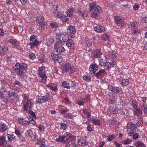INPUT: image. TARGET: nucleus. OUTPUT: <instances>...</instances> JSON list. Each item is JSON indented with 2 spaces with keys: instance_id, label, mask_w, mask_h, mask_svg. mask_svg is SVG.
<instances>
[{
  "instance_id": "1",
  "label": "nucleus",
  "mask_w": 147,
  "mask_h": 147,
  "mask_svg": "<svg viewBox=\"0 0 147 147\" xmlns=\"http://www.w3.org/2000/svg\"><path fill=\"white\" fill-rule=\"evenodd\" d=\"M28 69V65L26 63H16L13 67V69L18 76H22L24 75L25 72Z\"/></svg>"
},
{
  "instance_id": "2",
  "label": "nucleus",
  "mask_w": 147,
  "mask_h": 147,
  "mask_svg": "<svg viewBox=\"0 0 147 147\" xmlns=\"http://www.w3.org/2000/svg\"><path fill=\"white\" fill-rule=\"evenodd\" d=\"M46 74L45 66H42L38 68V75L41 78L40 80L41 82L44 83L46 82V79L47 78Z\"/></svg>"
},
{
  "instance_id": "3",
  "label": "nucleus",
  "mask_w": 147,
  "mask_h": 147,
  "mask_svg": "<svg viewBox=\"0 0 147 147\" xmlns=\"http://www.w3.org/2000/svg\"><path fill=\"white\" fill-rule=\"evenodd\" d=\"M28 119L29 121L26 120L24 119L20 118L18 119V121L20 124L25 125H28L29 123L32 124L34 125H35L36 122L35 120L32 118L31 116L28 117Z\"/></svg>"
},
{
  "instance_id": "4",
  "label": "nucleus",
  "mask_w": 147,
  "mask_h": 147,
  "mask_svg": "<svg viewBox=\"0 0 147 147\" xmlns=\"http://www.w3.org/2000/svg\"><path fill=\"white\" fill-rule=\"evenodd\" d=\"M54 48L58 55L61 54L65 51L64 47H62V43L60 42L56 43L55 45Z\"/></svg>"
},
{
  "instance_id": "5",
  "label": "nucleus",
  "mask_w": 147,
  "mask_h": 147,
  "mask_svg": "<svg viewBox=\"0 0 147 147\" xmlns=\"http://www.w3.org/2000/svg\"><path fill=\"white\" fill-rule=\"evenodd\" d=\"M64 71L68 72L70 74H72L75 71L74 67L71 66V63H66L63 66Z\"/></svg>"
},
{
  "instance_id": "6",
  "label": "nucleus",
  "mask_w": 147,
  "mask_h": 147,
  "mask_svg": "<svg viewBox=\"0 0 147 147\" xmlns=\"http://www.w3.org/2000/svg\"><path fill=\"white\" fill-rule=\"evenodd\" d=\"M108 89L110 90L114 94L116 93L121 94L123 93L122 89L119 87H116L111 85H109L108 87Z\"/></svg>"
},
{
  "instance_id": "7",
  "label": "nucleus",
  "mask_w": 147,
  "mask_h": 147,
  "mask_svg": "<svg viewBox=\"0 0 147 147\" xmlns=\"http://www.w3.org/2000/svg\"><path fill=\"white\" fill-rule=\"evenodd\" d=\"M76 32V29L74 26H70L68 27L67 34L70 37H74Z\"/></svg>"
},
{
  "instance_id": "8",
  "label": "nucleus",
  "mask_w": 147,
  "mask_h": 147,
  "mask_svg": "<svg viewBox=\"0 0 147 147\" xmlns=\"http://www.w3.org/2000/svg\"><path fill=\"white\" fill-rule=\"evenodd\" d=\"M25 103L23 105L24 109L27 111L28 110V108L32 109L33 106L34 105L33 103L31 101V100H27L26 101L24 102Z\"/></svg>"
},
{
  "instance_id": "9",
  "label": "nucleus",
  "mask_w": 147,
  "mask_h": 147,
  "mask_svg": "<svg viewBox=\"0 0 147 147\" xmlns=\"http://www.w3.org/2000/svg\"><path fill=\"white\" fill-rule=\"evenodd\" d=\"M114 20L115 24H117L118 26H123H123L124 25L123 24L124 19L122 17L119 16H116L115 17Z\"/></svg>"
},
{
  "instance_id": "10",
  "label": "nucleus",
  "mask_w": 147,
  "mask_h": 147,
  "mask_svg": "<svg viewBox=\"0 0 147 147\" xmlns=\"http://www.w3.org/2000/svg\"><path fill=\"white\" fill-rule=\"evenodd\" d=\"M64 136L65 143L67 142H68V143H69V142H69L70 140L72 141L74 140L75 139V137L74 136H73L72 134H71L66 133L64 134ZM70 143L71 142H70Z\"/></svg>"
},
{
  "instance_id": "11",
  "label": "nucleus",
  "mask_w": 147,
  "mask_h": 147,
  "mask_svg": "<svg viewBox=\"0 0 147 147\" xmlns=\"http://www.w3.org/2000/svg\"><path fill=\"white\" fill-rule=\"evenodd\" d=\"M67 38V36L65 34L61 33H59L58 35V38L61 41L63 42H66Z\"/></svg>"
},
{
  "instance_id": "12",
  "label": "nucleus",
  "mask_w": 147,
  "mask_h": 147,
  "mask_svg": "<svg viewBox=\"0 0 147 147\" xmlns=\"http://www.w3.org/2000/svg\"><path fill=\"white\" fill-rule=\"evenodd\" d=\"M94 26V30L98 32H104L105 31L104 27L102 26L98 25L96 26Z\"/></svg>"
},
{
  "instance_id": "13",
  "label": "nucleus",
  "mask_w": 147,
  "mask_h": 147,
  "mask_svg": "<svg viewBox=\"0 0 147 147\" xmlns=\"http://www.w3.org/2000/svg\"><path fill=\"white\" fill-rule=\"evenodd\" d=\"M88 143V142L86 141L85 139L83 138H82L78 140V144L82 146H84L87 145Z\"/></svg>"
},
{
  "instance_id": "14",
  "label": "nucleus",
  "mask_w": 147,
  "mask_h": 147,
  "mask_svg": "<svg viewBox=\"0 0 147 147\" xmlns=\"http://www.w3.org/2000/svg\"><path fill=\"white\" fill-rule=\"evenodd\" d=\"M59 109L61 111V114L63 115L65 114L68 111V109L66 108L65 107L62 105L59 106Z\"/></svg>"
},
{
  "instance_id": "15",
  "label": "nucleus",
  "mask_w": 147,
  "mask_h": 147,
  "mask_svg": "<svg viewBox=\"0 0 147 147\" xmlns=\"http://www.w3.org/2000/svg\"><path fill=\"white\" fill-rule=\"evenodd\" d=\"M48 97L45 96L41 97V98H40L38 99L36 101L39 103H40L47 102L48 100Z\"/></svg>"
},
{
  "instance_id": "16",
  "label": "nucleus",
  "mask_w": 147,
  "mask_h": 147,
  "mask_svg": "<svg viewBox=\"0 0 147 147\" xmlns=\"http://www.w3.org/2000/svg\"><path fill=\"white\" fill-rule=\"evenodd\" d=\"M102 54L101 51L100 49L95 50L94 52V57L95 58L100 57Z\"/></svg>"
},
{
  "instance_id": "17",
  "label": "nucleus",
  "mask_w": 147,
  "mask_h": 147,
  "mask_svg": "<svg viewBox=\"0 0 147 147\" xmlns=\"http://www.w3.org/2000/svg\"><path fill=\"white\" fill-rule=\"evenodd\" d=\"M135 111L134 114L137 116H141L142 115V111L140 108H136L134 110Z\"/></svg>"
},
{
  "instance_id": "18",
  "label": "nucleus",
  "mask_w": 147,
  "mask_h": 147,
  "mask_svg": "<svg viewBox=\"0 0 147 147\" xmlns=\"http://www.w3.org/2000/svg\"><path fill=\"white\" fill-rule=\"evenodd\" d=\"M7 129L6 125L3 123H0V132H4Z\"/></svg>"
},
{
  "instance_id": "19",
  "label": "nucleus",
  "mask_w": 147,
  "mask_h": 147,
  "mask_svg": "<svg viewBox=\"0 0 147 147\" xmlns=\"http://www.w3.org/2000/svg\"><path fill=\"white\" fill-rule=\"evenodd\" d=\"M108 55L111 58L114 59H115L116 57H117V54L115 51H109V52Z\"/></svg>"
},
{
  "instance_id": "20",
  "label": "nucleus",
  "mask_w": 147,
  "mask_h": 147,
  "mask_svg": "<svg viewBox=\"0 0 147 147\" xmlns=\"http://www.w3.org/2000/svg\"><path fill=\"white\" fill-rule=\"evenodd\" d=\"M7 141L6 140V137L2 136H0V146L6 144Z\"/></svg>"
},
{
  "instance_id": "21",
  "label": "nucleus",
  "mask_w": 147,
  "mask_h": 147,
  "mask_svg": "<svg viewBox=\"0 0 147 147\" xmlns=\"http://www.w3.org/2000/svg\"><path fill=\"white\" fill-rule=\"evenodd\" d=\"M105 74V69H101L99 71L96 73L95 75L96 77H99L100 76H102L103 75Z\"/></svg>"
},
{
  "instance_id": "22",
  "label": "nucleus",
  "mask_w": 147,
  "mask_h": 147,
  "mask_svg": "<svg viewBox=\"0 0 147 147\" xmlns=\"http://www.w3.org/2000/svg\"><path fill=\"white\" fill-rule=\"evenodd\" d=\"M121 84L122 86H126L129 83V81L128 79H124L121 78Z\"/></svg>"
},
{
  "instance_id": "23",
  "label": "nucleus",
  "mask_w": 147,
  "mask_h": 147,
  "mask_svg": "<svg viewBox=\"0 0 147 147\" xmlns=\"http://www.w3.org/2000/svg\"><path fill=\"white\" fill-rule=\"evenodd\" d=\"M64 136H59L58 138H57L56 141L58 142H64L65 143V141Z\"/></svg>"
},
{
  "instance_id": "24",
  "label": "nucleus",
  "mask_w": 147,
  "mask_h": 147,
  "mask_svg": "<svg viewBox=\"0 0 147 147\" xmlns=\"http://www.w3.org/2000/svg\"><path fill=\"white\" fill-rule=\"evenodd\" d=\"M74 42L70 39H68L67 41L66 45L68 47H73L74 46Z\"/></svg>"
},
{
  "instance_id": "25",
  "label": "nucleus",
  "mask_w": 147,
  "mask_h": 147,
  "mask_svg": "<svg viewBox=\"0 0 147 147\" xmlns=\"http://www.w3.org/2000/svg\"><path fill=\"white\" fill-rule=\"evenodd\" d=\"M25 134L26 136L32 138L33 135V132L32 129H30L28 130L26 132Z\"/></svg>"
},
{
  "instance_id": "26",
  "label": "nucleus",
  "mask_w": 147,
  "mask_h": 147,
  "mask_svg": "<svg viewBox=\"0 0 147 147\" xmlns=\"http://www.w3.org/2000/svg\"><path fill=\"white\" fill-rule=\"evenodd\" d=\"M8 51V47L6 46H4L2 47L1 52V55L5 54Z\"/></svg>"
},
{
  "instance_id": "27",
  "label": "nucleus",
  "mask_w": 147,
  "mask_h": 147,
  "mask_svg": "<svg viewBox=\"0 0 147 147\" xmlns=\"http://www.w3.org/2000/svg\"><path fill=\"white\" fill-rule=\"evenodd\" d=\"M137 23L134 21L132 22H131L129 24H128V26L129 28H133L137 26Z\"/></svg>"
},
{
  "instance_id": "28",
  "label": "nucleus",
  "mask_w": 147,
  "mask_h": 147,
  "mask_svg": "<svg viewBox=\"0 0 147 147\" xmlns=\"http://www.w3.org/2000/svg\"><path fill=\"white\" fill-rule=\"evenodd\" d=\"M136 147H146L144 143L141 141H138L136 144Z\"/></svg>"
},
{
  "instance_id": "29",
  "label": "nucleus",
  "mask_w": 147,
  "mask_h": 147,
  "mask_svg": "<svg viewBox=\"0 0 147 147\" xmlns=\"http://www.w3.org/2000/svg\"><path fill=\"white\" fill-rule=\"evenodd\" d=\"M61 85L64 88L69 89L70 87L69 82L66 81L63 82L62 83Z\"/></svg>"
},
{
  "instance_id": "30",
  "label": "nucleus",
  "mask_w": 147,
  "mask_h": 147,
  "mask_svg": "<svg viewBox=\"0 0 147 147\" xmlns=\"http://www.w3.org/2000/svg\"><path fill=\"white\" fill-rule=\"evenodd\" d=\"M99 65L101 66H106L109 63L108 61L104 62L102 59H100L99 62Z\"/></svg>"
},
{
  "instance_id": "31",
  "label": "nucleus",
  "mask_w": 147,
  "mask_h": 147,
  "mask_svg": "<svg viewBox=\"0 0 147 147\" xmlns=\"http://www.w3.org/2000/svg\"><path fill=\"white\" fill-rule=\"evenodd\" d=\"M141 108L142 110L144 113L147 115V105L146 104L144 103L141 106Z\"/></svg>"
},
{
  "instance_id": "32",
  "label": "nucleus",
  "mask_w": 147,
  "mask_h": 147,
  "mask_svg": "<svg viewBox=\"0 0 147 147\" xmlns=\"http://www.w3.org/2000/svg\"><path fill=\"white\" fill-rule=\"evenodd\" d=\"M98 65L95 63L92 64V73H95L98 69Z\"/></svg>"
},
{
  "instance_id": "33",
  "label": "nucleus",
  "mask_w": 147,
  "mask_h": 147,
  "mask_svg": "<svg viewBox=\"0 0 147 147\" xmlns=\"http://www.w3.org/2000/svg\"><path fill=\"white\" fill-rule=\"evenodd\" d=\"M44 18L43 17L41 16H39L36 17V21L38 23H41L42 22L44 21Z\"/></svg>"
},
{
  "instance_id": "34",
  "label": "nucleus",
  "mask_w": 147,
  "mask_h": 147,
  "mask_svg": "<svg viewBox=\"0 0 147 147\" xmlns=\"http://www.w3.org/2000/svg\"><path fill=\"white\" fill-rule=\"evenodd\" d=\"M7 137L8 140L10 142L13 141L15 139V136L13 135L7 134Z\"/></svg>"
},
{
  "instance_id": "35",
  "label": "nucleus",
  "mask_w": 147,
  "mask_h": 147,
  "mask_svg": "<svg viewBox=\"0 0 147 147\" xmlns=\"http://www.w3.org/2000/svg\"><path fill=\"white\" fill-rule=\"evenodd\" d=\"M131 105L132 106L134 110L137 108L138 103L136 100H133L132 101Z\"/></svg>"
},
{
  "instance_id": "36",
  "label": "nucleus",
  "mask_w": 147,
  "mask_h": 147,
  "mask_svg": "<svg viewBox=\"0 0 147 147\" xmlns=\"http://www.w3.org/2000/svg\"><path fill=\"white\" fill-rule=\"evenodd\" d=\"M51 56L52 59L55 61H57L59 57V56H58L57 54H56L52 52L51 53Z\"/></svg>"
},
{
  "instance_id": "37",
  "label": "nucleus",
  "mask_w": 147,
  "mask_h": 147,
  "mask_svg": "<svg viewBox=\"0 0 147 147\" xmlns=\"http://www.w3.org/2000/svg\"><path fill=\"white\" fill-rule=\"evenodd\" d=\"M64 117L66 118H68L69 119H71L73 118V116L71 113H65L63 115Z\"/></svg>"
},
{
  "instance_id": "38",
  "label": "nucleus",
  "mask_w": 147,
  "mask_h": 147,
  "mask_svg": "<svg viewBox=\"0 0 147 147\" xmlns=\"http://www.w3.org/2000/svg\"><path fill=\"white\" fill-rule=\"evenodd\" d=\"M79 14L82 17H86L88 15V13L86 11L83 10L80 11Z\"/></svg>"
},
{
  "instance_id": "39",
  "label": "nucleus",
  "mask_w": 147,
  "mask_h": 147,
  "mask_svg": "<svg viewBox=\"0 0 147 147\" xmlns=\"http://www.w3.org/2000/svg\"><path fill=\"white\" fill-rule=\"evenodd\" d=\"M61 127L60 128V129L63 130H66L67 127V126L66 124L64 123H61L60 124Z\"/></svg>"
},
{
  "instance_id": "40",
  "label": "nucleus",
  "mask_w": 147,
  "mask_h": 147,
  "mask_svg": "<svg viewBox=\"0 0 147 147\" xmlns=\"http://www.w3.org/2000/svg\"><path fill=\"white\" fill-rule=\"evenodd\" d=\"M29 114H30L32 116V118H33V119L35 120L34 119H36V116L35 115V113L32 110H30L29 111Z\"/></svg>"
},
{
  "instance_id": "41",
  "label": "nucleus",
  "mask_w": 147,
  "mask_h": 147,
  "mask_svg": "<svg viewBox=\"0 0 147 147\" xmlns=\"http://www.w3.org/2000/svg\"><path fill=\"white\" fill-rule=\"evenodd\" d=\"M135 125H134L132 122H130L127 125V129H132L135 128Z\"/></svg>"
},
{
  "instance_id": "42",
  "label": "nucleus",
  "mask_w": 147,
  "mask_h": 147,
  "mask_svg": "<svg viewBox=\"0 0 147 147\" xmlns=\"http://www.w3.org/2000/svg\"><path fill=\"white\" fill-rule=\"evenodd\" d=\"M71 144L70 143V142L69 143H67L65 146V147H76L77 146L74 142H71Z\"/></svg>"
},
{
  "instance_id": "43",
  "label": "nucleus",
  "mask_w": 147,
  "mask_h": 147,
  "mask_svg": "<svg viewBox=\"0 0 147 147\" xmlns=\"http://www.w3.org/2000/svg\"><path fill=\"white\" fill-rule=\"evenodd\" d=\"M102 39L105 40H108L109 38V36L108 34H107L105 33L103 34L102 36Z\"/></svg>"
},
{
  "instance_id": "44",
  "label": "nucleus",
  "mask_w": 147,
  "mask_h": 147,
  "mask_svg": "<svg viewBox=\"0 0 147 147\" xmlns=\"http://www.w3.org/2000/svg\"><path fill=\"white\" fill-rule=\"evenodd\" d=\"M115 136L113 135H111L107 136L106 138H107V140L108 141L110 142L111 141L113 138H115Z\"/></svg>"
},
{
  "instance_id": "45",
  "label": "nucleus",
  "mask_w": 147,
  "mask_h": 147,
  "mask_svg": "<svg viewBox=\"0 0 147 147\" xmlns=\"http://www.w3.org/2000/svg\"><path fill=\"white\" fill-rule=\"evenodd\" d=\"M61 21L63 22H67L69 20V19L65 16H63L61 18Z\"/></svg>"
},
{
  "instance_id": "46",
  "label": "nucleus",
  "mask_w": 147,
  "mask_h": 147,
  "mask_svg": "<svg viewBox=\"0 0 147 147\" xmlns=\"http://www.w3.org/2000/svg\"><path fill=\"white\" fill-rule=\"evenodd\" d=\"M92 123L95 125H99L100 123V121L99 120H95L92 118Z\"/></svg>"
},
{
  "instance_id": "47",
  "label": "nucleus",
  "mask_w": 147,
  "mask_h": 147,
  "mask_svg": "<svg viewBox=\"0 0 147 147\" xmlns=\"http://www.w3.org/2000/svg\"><path fill=\"white\" fill-rule=\"evenodd\" d=\"M86 124L87 125V129L88 131H92V127L91 126V124L89 121H87L86 122Z\"/></svg>"
},
{
  "instance_id": "48",
  "label": "nucleus",
  "mask_w": 147,
  "mask_h": 147,
  "mask_svg": "<svg viewBox=\"0 0 147 147\" xmlns=\"http://www.w3.org/2000/svg\"><path fill=\"white\" fill-rule=\"evenodd\" d=\"M39 43V41L36 40L33 42L30 43V45L32 46H35L37 45Z\"/></svg>"
},
{
  "instance_id": "49",
  "label": "nucleus",
  "mask_w": 147,
  "mask_h": 147,
  "mask_svg": "<svg viewBox=\"0 0 147 147\" xmlns=\"http://www.w3.org/2000/svg\"><path fill=\"white\" fill-rule=\"evenodd\" d=\"M58 27L57 23H51L50 24V27L52 28H56Z\"/></svg>"
},
{
  "instance_id": "50",
  "label": "nucleus",
  "mask_w": 147,
  "mask_h": 147,
  "mask_svg": "<svg viewBox=\"0 0 147 147\" xmlns=\"http://www.w3.org/2000/svg\"><path fill=\"white\" fill-rule=\"evenodd\" d=\"M92 42L94 44H97L99 42V40L98 37H94L92 39Z\"/></svg>"
},
{
  "instance_id": "51",
  "label": "nucleus",
  "mask_w": 147,
  "mask_h": 147,
  "mask_svg": "<svg viewBox=\"0 0 147 147\" xmlns=\"http://www.w3.org/2000/svg\"><path fill=\"white\" fill-rule=\"evenodd\" d=\"M119 113L121 115H124L125 114L124 109L123 107H121L118 110Z\"/></svg>"
},
{
  "instance_id": "52",
  "label": "nucleus",
  "mask_w": 147,
  "mask_h": 147,
  "mask_svg": "<svg viewBox=\"0 0 147 147\" xmlns=\"http://www.w3.org/2000/svg\"><path fill=\"white\" fill-rule=\"evenodd\" d=\"M83 79L86 81V82H89L90 81H91V77L90 76H85L83 77Z\"/></svg>"
},
{
  "instance_id": "53",
  "label": "nucleus",
  "mask_w": 147,
  "mask_h": 147,
  "mask_svg": "<svg viewBox=\"0 0 147 147\" xmlns=\"http://www.w3.org/2000/svg\"><path fill=\"white\" fill-rule=\"evenodd\" d=\"M66 13L67 16L71 17L72 16L73 13V11H72V10H68Z\"/></svg>"
},
{
  "instance_id": "54",
  "label": "nucleus",
  "mask_w": 147,
  "mask_h": 147,
  "mask_svg": "<svg viewBox=\"0 0 147 147\" xmlns=\"http://www.w3.org/2000/svg\"><path fill=\"white\" fill-rule=\"evenodd\" d=\"M100 10H94L92 13V18H95L98 16L97 12H99Z\"/></svg>"
},
{
  "instance_id": "55",
  "label": "nucleus",
  "mask_w": 147,
  "mask_h": 147,
  "mask_svg": "<svg viewBox=\"0 0 147 147\" xmlns=\"http://www.w3.org/2000/svg\"><path fill=\"white\" fill-rule=\"evenodd\" d=\"M101 7L96 4L92 3V9H101Z\"/></svg>"
},
{
  "instance_id": "56",
  "label": "nucleus",
  "mask_w": 147,
  "mask_h": 147,
  "mask_svg": "<svg viewBox=\"0 0 147 147\" xmlns=\"http://www.w3.org/2000/svg\"><path fill=\"white\" fill-rule=\"evenodd\" d=\"M23 96L24 98V100L22 101V102H25V101H26L27 100H31L30 99H28L29 96L26 94H24Z\"/></svg>"
},
{
  "instance_id": "57",
  "label": "nucleus",
  "mask_w": 147,
  "mask_h": 147,
  "mask_svg": "<svg viewBox=\"0 0 147 147\" xmlns=\"http://www.w3.org/2000/svg\"><path fill=\"white\" fill-rule=\"evenodd\" d=\"M14 84L15 85H17L19 86H22V84L20 82L17 80H15L14 82Z\"/></svg>"
},
{
  "instance_id": "58",
  "label": "nucleus",
  "mask_w": 147,
  "mask_h": 147,
  "mask_svg": "<svg viewBox=\"0 0 147 147\" xmlns=\"http://www.w3.org/2000/svg\"><path fill=\"white\" fill-rule=\"evenodd\" d=\"M138 122L137 123L138 125H140L143 123V121L142 118L141 117H140L138 118Z\"/></svg>"
},
{
  "instance_id": "59",
  "label": "nucleus",
  "mask_w": 147,
  "mask_h": 147,
  "mask_svg": "<svg viewBox=\"0 0 147 147\" xmlns=\"http://www.w3.org/2000/svg\"><path fill=\"white\" fill-rule=\"evenodd\" d=\"M131 142L132 141L131 140L129 139H127L126 140L124 141L123 143L124 144H130Z\"/></svg>"
},
{
  "instance_id": "60",
  "label": "nucleus",
  "mask_w": 147,
  "mask_h": 147,
  "mask_svg": "<svg viewBox=\"0 0 147 147\" xmlns=\"http://www.w3.org/2000/svg\"><path fill=\"white\" fill-rule=\"evenodd\" d=\"M11 92L12 96L15 98H16L18 96V94L17 93L12 91H11Z\"/></svg>"
},
{
  "instance_id": "61",
  "label": "nucleus",
  "mask_w": 147,
  "mask_h": 147,
  "mask_svg": "<svg viewBox=\"0 0 147 147\" xmlns=\"http://www.w3.org/2000/svg\"><path fill=\"white\" fill-rule=\"evenodd\" d=\"M19 42L15 40L13 44V46H19Z\"/></svg>"
},
{
  "instance_id": "62",
  "label": "nucleus",
  "mask_w": 147,
  "mask_h": 147,
  "mask_svg": "<svg viewBox=\"0 0 147 147\" xmlns=\"http://www.w3.org/2000/svg\"><path fill=\"white\" fill-rule=\"evenodd\" d=\"M140 32V31L137 29H134L132 31V33L134 35H136Z\"/></svg>"
},
{
  "instance_id": "63",
  "label": "nucleus",
  "mask_w": 147,
  "mask_h": 147,
  "mask_svg": "<svg viewBox=\"0 0 147 147\" xmlns=\"http://www.w3.org/2000/svg\"><path fill=\"white\" fill-rule=\"evenodd\" d=\"M15 133L18 137H20L21 136V133L20 131L17 129H15Z\"/></svg>"
},
{
  "instance_id": "64",
  "label": "nucleus",
  "mask_w": 147,
  "mask_h": 147,
  "mask_svg": "<svg viewBox=\"0 0 147 147\" xmlns=\"http://www.w3.org/2000/svg\"><path fill=\"white\" fill-rule=\"evenodd\" d=\"M133 139L135 140H136L138 138L139 135L137 133H134L132 135Z\"/></svg>"
}]
</instances>
